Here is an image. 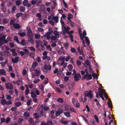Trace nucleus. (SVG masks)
<instances>
[{
	"label": "nucleus",
	"mask_w": 125,
	"mask_h": 125,
	"mask_svg": "<svg viewBox=\"0 0 125 125\" xmlns=\"http://www.w3.org/2000/svg\"><path fill=\"white\" fill-rule=\"evenodd\" d=\"M40 35L39 34H37L35 35V38L36 39H38L40 38Z\"/></svg>",
	"instance_id": "47"
},
{
	"label": "nucleus",
	"mask_w": 125,
	"mask_h": 125,
	"mask_svg": "<svg viewBox=\"0 0 125 125\" xmlns=\"http://www.w3.org/2000/svg\"><path fill=\"white\" fill-rule=\"evenodd\" d=\"M26 30L27 31V35L28 38H31L33 36V34L32 32V31L31 29L29 27H27L26 28Z\"/></svg>",
	"instance_id": "1"
},
{
	"label": "nucleus",
	"mask_w": 125,
	"mask_h": 125,
	"mask_svg": "<svg viewBox=\"0 0 125 125\" xmlns=\"http://www.w3.org/2000/svg\"><path fill=\"white\" fill-rule=\"evenodd\" d=\"M63 112V110L61 109H59L57 110L56 112V116H58L60 115Z\"/></svg>",
	"instance_id": "3"
},
{
	"label": "nucleus",
	"mask_w": 125,
	"mask_h": 125,
	"mask_svg": "<svg viewBox=\"0 0 125 125\" xmlns=\"http://www.w3.org/2000/svg\"><path fill=\"white\" fill-rule=\"evenodd\" d=\"M1 123H4L6 122V119L5 118L3 117L0 119Z\"/></svg>",
	"instance_id": "53"
},
{
	"label": "nucleus",
	"mask_w": 125,
	"mask_h": 125,
	"mask_svg": "<svg viewBox=\"0 0 125 125\" xmlns=\"http://www.w3.org/2000/svg\"><path fill=\"white\" fill-rule=\"evenodd\" d=\"M53 33L55 36H57L58 35V32L57 31H54L53 32Z\"/></svg>",
	"instance_id": "64"
},
{
	"label": "nucleus",
	"mask_w": 125,
	"mask_h": 125,
	"mask_svg": "<svg viewBox=\"0 0 125 125\" xmlns=\"http://www.w3.org/2000/svg\"><path fill=\"white\" fill-rule=\"evenodd\" d=\"M1 10L2 11L4 12H6V9L5 7H3L1 8Z\"/></svg>",
	"instance_id": "35"
},
{
	"label": "nucleus",
	"mask_w": 125,
	"mask_h": 125,
	"mask_svg": "<svg viewBox=\"0 0 125 125\" xmlns=\"http://www.w3.org/2000/svg\"><path fill=\"white\" fill-rule=\"evenodd\" d=\"M40 81V80L39 79H37L33 81V82L34 84H36L38 83Z\"/></svg>",
	"instance_id": "50"
},
{
	"label": "nucleus",
	"mask_w": 125,
	"mask_h": 125,
	"mask_svg": "<svg viewBox=\"0 0 125 125\" xmlns=\"http://www.w3.org/2000/svg\"><path fill=\"white\" fill-rule=\"evenodd\" d=\"M9 20L7 18L4 19L3 20V22L4 24H6L8 22Z\"/></svg>",
	"instance_id": "21"
},
{
	"label": "nucleus",
	"mask_w": 125,
	"mask_h": 125,
	"mask_svg": "<svg viewBox=\"0 0 125 125\" xmlns=\"http://www.w3.org/2000/svg\"><path fill=\"white\" fill-rule=\"evenodd\" d=\"M76 63L78 66H80L81 65V62L80 61L78 60L76 61Z\"/></svg>",
	"instance_id": "62"
},
{
	"label": "nucleus",
	"mask_w": 125,
	"mask_h": 125,
	"mask_svg": "<svg viewBox=\"0 0 125 125\" xmlns=\"http://www.w3.org/2000/svg\"><path fill=\"white\" fill-rule=\"evenodd\" d=\"M65 58V56H60L59 58V60L60 61H62V62H64Z\"/></svg>",
	"instance_id": "24"
},
{
	"label": "nucleus",
	"mask_w": 125,
	"mask_h": 125,
	"mask_svg": "<svg viewBox=\"0 0 125 125\" xmlns=\"http://www.w3.org/2000/svg\"><path fill=\"white\" fill-rule=\"evenodd\" d=\"M12 103L11 101H6V103L5 104H7L8 105H9L10 104H11Z\"/></svg>",
	"instance_id": "51"
},
{
	"label": "nucleus",
	"mask_w": 125,
	"mask_h": 125,
	"mask_svg": "<svg viewBox=\"0 0 125 125\" xmlns=\"http://www.w3.org/2000/svg\"><path fill=\"white\" fill-rule=\"evenodd\" d=\"M29 93V89H26L25 91V94L26 95H28Z\"/></svg>",
	"instance_id": "55"
},
{
	"label": "nucleus",
	"mask_w": 125,
	"mask_h": 125,
	"mask_svg": "<svg viewBox=\"0 0 125 125\" xmlns=\"http://www.w3.org/2000/svg\"><path fill=\"white\" fill-rule=\"evenodd\" d=\"M3 40L0 37V45L2 46L3 45L4 43H3Z\"/></svg>",
	"instance_id": "44"
},
{
	"label": "nucleus",
	"mask_w": 125,
	"mask_h": 125,
	"mask_svg": "<svg viewBox=\"0 0 125 125\" xmlns=\"http://www.w3.org/2000/svg\"><path fill=\"white\" fill-rule=\"evenodd\" d=\"M33 70L35 71L34 74L35 76H39L40 73H41L40 71H39L37 70Z\"/></svg>",
	"instance_id": "9"
},
{
	"label": "nucleus",
	"mask_w": 125,
	"mask_h": 125,
	"mask_svg": "<svg viewBox=\"0 0 125 125\" xmlns=\"http://www.w3.org/2000/svg\"><path fill=\"white\" fill-rule=\"evenodd\" d=\"M22 13L21 12L17 13L16 15V18L17 19H18L19 17L21 16L22 15Z\"/></svg>",
	"instance_id": "25"
},
{
	"label": "nucleus",
	"mask_w": 125,
	"mask_h": 125,
	"mask_svg": "<svg viewBox=\"0 0 125 125\" xmlns=\"http://www.w3.org/2000/svg\"><path fill=\"white\" fill-rule=\"evenodd\" d=\"M6 101L5 99L2 100H1V103L2 105H4L6 104H5L6 103Z\"/></svg>",
	"instance_id": "36"
},
{
	"label": "nucleus",
	"mask_w": 125,
	"mask_h": 125,
	"mask_svg": "<svg viewBox=\"0 0 125 125\" xmlns=\"http://www.w3.org/2000/svg\"><path fill=\"white\" fill-rule=\"evenodd\" d=\"M30 50L31 51H35V49L34 47H30Z\"/></svg>",
	"instance_id": "60"
},
{
	"label": "nucleus",
	"mask_w": 125,
	"mask_h": 125,
	"mask_svg": "<svg viewBox=\"0 0 125 125\" xmlns=\"http://www.w3.org/2000/svg\"><path fill=\"white\" fill-rule=\"evenodd\" d=\"M111 101L109 100V99L108 100V102L107 103V104L108 105V107L110 108H112V104H111Z\"/></svg>",
	"instance_id": "20"
},
{
	"label": "nucleus",
	"mask_w": 125,
	"mask_h": 125,
	"mask_svg": "<svg viewBox=\"0 0 125 125\" xmlns=\"http://www.w3.org/2000/svg\"><path fill=\"white\" fill-rule=\"evenodd\" d=\"M92 75L93 77V78H97L98 76H97L96 74L95 73H93L92 74Z\"/></svg>",
	"instance_id": "38"
},
{
	"label": "nucleus",
	"mask_w": 125,
	"mask_h": 125,
	"mask_svg": "<svg viewBox=\"0 0 125 125\" xmlns=\"http://www.w3.org/2000/svg\"><path fill=\"white\" fill-rule=\"evenodd\" d=\"M37 2V0H32L31 2V4L33 5H35Z\"/></svg>",
	"instance_id": "63"
},
{
	"label": "nucleus",
	"mask_w": 125,
	"mask_h": 125,
	"mask_svg": "<svg viewBox=\"0 0 125 125\" xmlns=\"http://www.w3.org/2000/svg\"><path fill=\"white\" fill-rule=\"evenodd\" d=\"M27 73V71L25 69L23 70L22 72V74L23 75H25Z\"/></svg>",
	"instance_id": "57"
},
{
	"label": "nucleus",
	"mask_w": 125,
	"mask_h": 125,
	"mask_svg": "<svg viewBox=\"0 0 125 125\" xmlns=\"http://www.w3.org/2000/svg\"><path fill=\"white\" fill-rule=\"evenodd\" d=\"M23 51L24 52V54H27L29 53V50L27 49H24L23 50Z\"/></svg>",
	"instance_id": "40"
},
{
	"label": "nucleus",
	"mask_w": 125,
	"mask_h": 125,
	"mask_svg": "<svg viewBox=\"0 0 125 125\" xmlns=\"http://www.w3.org/2000/svg\"><path fill=\"white\" fill-rule=\"evenodd\" d=\"M63 113L64 115L67 117H69L71 116L70 113L69 112H64Z\"/></svg>",
	"instance_id": "17"
},
{
	"label": "nucleus",
	"mask_w": 125,
	"mask_h": 125,
	"mask_svg": "<svg viewBox=\"0 0 125 125\" xmlns=\"http://www.w3.org/2000/svg\"><path fill=\"white\" fill-rule=\"evenodd\" d=\"M36 47L37 48H38L39 47V45L41 42L40 40L36 41Z\"/></svg>",
	"instance_id": "13"
},
{
	"label": "nucleus",
	"mask_w": 125,
	"mask_h": 125,
	"mask_svg": "<svg viewBox=\"0 0 125 125\" xmlns=\"http://www.w3.org/2000/svg\"><path fill=\"white\" fill-rule=\"evenodd\" d=\"M52 122L51 120H48L47 122V125H51L52 124Z\"/></svg>",
	"instance_id": "41"
},
{
	"label": "nucleus",
	"mask_w": 125,
	"mask_h": 125,
	"mask_svg": "<svg viewBox=\"0 0 125 125\" xmlns=\"http://www.w3.org/2000/svg\"><path fill=\"white\" fill-rule=\"evenodd\" d=\"M61 122L62 124L64 125H66L68 123V122L67 121H64L62 120L61 121Z\"/></svg>",
	"instance_id": "49"
},
{
	"label": "nucleus",
	"mask_w": 125,
	"mask_h": 125,
	"mask_svg": "<svg viewBox=\"0 0 125 125\" xmlns=\"http://www.w3.org/2000/svg\"><path fill=\"white\" fill-rule=\"evenodd\" d=\"M5 85L6 88L7 89H11L13 88V86L11 83H5Z\"/></svg>",
	"instance_id": "2"
},
{
	"label": "nucleus",
	"mask_w": 125,
	"mask_h": 125,
	"mask_svg": "<svg viewBox=\"0 0 125 125\" xmlns=\"http://www.w3.org/2000/svg\"><path fill=\"white\" fill-rule=\"evenodd\" d=\"M24 115L26 117H29L30 116V114L27 112H25L24 114Z\"/></svg>",
	"instance_id": "33"
},
{
	"label": "nucleus",
	"mask_w": 125,
	"mask_h": 125,
	"mask_svg": "<svg viewBox=\"0 0 125 125\" xmlns=\"http://www.w3.org/2000/svg\"><path fill=\"white\" fill-rule=\"evenodd\" d=\"M98 93L99 94V95L100 97L102 96H103V91H98Z\"/></svg>",
	"instance_id": "59"
},
{
	"label": "nucleus",
	"mask_w": 125,
	"mask_h": 125,
	"mask_svg": "<svg viewBox=\"0 0 125 125\" xmlns=\"http://www.w3.org/2000/svg\"><path fill=\"white\" fill-rule=\"evenodd\" d=\"M13 27L16 29H19L21 28L20 25L18 23H14L13 24Z\"/></svg>",
	"instance_id": "7"
},
{
	"label": "nucleus",
	"mask_w": 125,
	"mask_h": 125,
	"mask_svg": "<svg viewBox=\"0 0 125 125\" xmlns=\"http://www.w3.org/2000/svg\"><path fill=\"white\" fill-rule=\"evenodd\" d=\"M19 58L18 57H15L11 59L12 62L13 63H16L19 61Z\"/></svg>",
	"instance_id": "6"
},
{
	"label": "nucleus",
	"mask_w": 125,
	"mask_h": 125,
	"mask_svg": "<svg viewBox=\"0 0 125 125\" xmlns=\"http://www.w3.org/2000/svg\"><path fill=\"white\" fill-rule=\"evenodd\" d=\"M28 39L29 41L32 44H34V42L33 40V37L28 38Z\"/></svg>",
	"instance_id": "11"
},
{
	"label": "nucleus",
	"mask_w": 125,
	"mask_h": 125,
	"mask_svg": "<svg viewBox=\"0 0 125 125\" xmlns=\"http://www.w3.org/2000/svg\"><path fill=\"white\" fill-rule=\"evenodd\" d=\"M85 95V97H90V99H91L93 97V95L92 94V92L90 90L88 92H87V93H86Z\"/></svg>",
	"instance_id": "5"
},
{
	"label": "nucleus",
	"mask_w": 125,
	"mask_h": 125,
	"mask_svg": "<svg viewBox=\"0 0 125 125\" xmlns=\"http://www.w3.org/2000/svg\"><path fill=\"white\" fill-rule=\"evenodd\" d=\"M29 122L31 124L32 123H33L34 122L32 118H30L29 119Z\"/></svg>",
	"instance_id": "34"
},
{
	"label": "nucleus",
	"mask_w": 125,
	"mask_h": 125,
	"mask_svg": "<svg viewBox=\"0 0 125 125\" xmlns=\"http://www.w3.org/2000/svg\"><path fill=\"white\" fill-rule=\"evenodd\" d=\"M81 77V75L79 73L75 74L74 77V81H79L80 80Z\"/></svg>",
	"instance_id": "4"
},
{
	"label": "nucleus",
	"mask_w": 125,
	"mask_h": 125,
	"mask_svg": "<svg viewBox=\"0 0 125 125\" xmlns=\"http://www.w3.org/2000/svg\"><path fill=\"white\" fill-rule=\"evenodd\" d=\"M57 101L60 103H62L63 102V100L62 98H59L57 99Z\"/></svg>",
	"instance_id": "32"
},
{
	"label": "nucleus",
	"mask_w": 125,
	"mask_h": 125,
	"mask_svg": "<svg viewBox=\"0 0 125 125\" xmlns=\"http://www.w3.org/2000/svg\"><path fill=\"white\" fill-rule=\"evenodd\" d=\"M16 9V6H13L12 8V12L14 13V11H15V10Z\"/></svg>",
	"instance_id": "48"
},
{
	"label": "nucleus",
	"mask_w": 125,
	"mask_h": 125,
	"mask_svg": "<svg viewBox=\"0 0 125 125\" xmlns=\"http://www.w3.org/2000/svg\"><path fill=\"white\" fill-rule=\"evenodd\" d=\"M20 11L22 12H24L25 10V8L23 6L21 7L20 8Z\"/></svg>",
	"instance_id": "30"
},
{
	"label": "nucleus",
	"mask_w": 125,
	"mask_h": 125,
	"mask_svg": "<svg viewBox=\"0 0 125 125\" xmlns=\"http://www.w3.org/2000/svg\"><path fill=\"white\" fill-rule=\"evenodd\" d=\"M16 4L17 6H19L21 4V2L19 0H18L16 1Z\"/></svg>",
	"instance_id": "46"
},
{
	"label": "nucleus",
	"mask_w": 125,
	"mask_h": 125,
	"mask_svg": "<svg viewBox=\"0 0 125 125\" xmlns=\"http://www.w3.org/2000/svg\"><path fill=\"white\" fill-rule=\"evenodd\" d=\"M87 78V80H91L92 78V76L91 74H87V77H86Z\"/></svg>",
	"instance_id": "28"
},
{
	"label": "nucleus",
	"mask_w": 125,
	"mask_h": 125,
	"mask_svg": "<svg viewBox=\"0 0 125 125\" xmlns=\"http://www.w3.org/2000/svg\"><path fill=\"white\" fill-rule=\"evenodd\" d=\"M56 90L59 93H62V91L61 89L59 88L58 87H57L56 88Z\"/></svg>",
	"instance_id": "58"
},
{
	"label": "nucleus",
	"mask_w": 125,
	"mask_h": 125,
	"mask_svg": "<svg viewBox=\"0 0 125 125\" xmlns=\"http://www.w3.org/2000/svg\"><path fill=\"white\" fill-rule=\"evenodd\" d=\"M49 23L52 26L54 25V21L53 20H50L49 21Z\"/></svg>",
	"instance_id": "52"
},
{
	"label": "nucleus",
	"mask_w": 125,
	"mask_h": 125,
	"mask_svg": "<svg viewBox=\"0 0 125 125\" xmlns=\"http://www.w3.org/2000/svg\"><path fill=\"white\" fill-rule=\"evenodd\" d=\"M6 99L7 100H10L11 99V97L8 95H7L6 96Z\"/></svg>",
	"instance_id": "42"
},
{
	"label": "nucleus",
	"mask_w": 125,
	"mask_h": 125,
	"mask_svg": "<svg viewBox=\"0 0 125 125\" xmlns=\"http://www.w3.org/2000/svg\"><path fill=\"white\" fill-rule=\"evenodd\" d=\"M40 8L41 9L42 11H43L45 10V7L44 5H42L40 6Z\"/></svg>",
	"instance_id": "22"
},
{
	"label": "nucleus",
	"mask_w": 125,
	"mask_h": 125,
	"mask_svg": "<svg viewBox=\"0 0 125 125\" xmlns=\"http://www.w3.org/2000/svg\"><path fill=\"white\" fill-rule=\"evenodd\" d=\"M26 35V33L25 32H21L19 34V35L21 37H23Z\"/></svg>",
	"instance_id": "37"
},
{
	"label": "nucleus",
	"mask_w": 125,
	"mask_h": 125,
	"mask_svg": "<svg viewBox=\"0 0 125 125\" xmlns=\"http://www.w3.org/2000/svg\"><path fill=\"white\" fill-rule=\"evenodd\" d=\"M69 23L71 26L72 27H73L74 26L75 24L74 22L73 21H71L70 22H69Z\"/></svg>",
	"instance_id": "43"
},
{
	"label": "nucleus",
	"mask_w": 125,
	"mask_h": 125,
	"mask_svg": "<svg viewBox=\"0 0 125 125\" xmlns=\"http://www.w3.org/2000/svg\"><path fill=\"white\" fill-rule=\"evenodd\" d=\"M20 44L22 46H25L26 44V42L24 39H22L21 40Z\"/></svg>",
	"instance_id": "16"
},
{
	"label": "nucleus",
	"mask_w": 125,
	"mask_h": 125,
	"mask_svg": "<svg viewBox=\"0 0 125 125\" xmlns=\"http://www.w3.org/2000/svg\"><path fill=\"white\" fill-rule=\"evenodd\" d=\"M13 40L15 41H16L18 43H20L19 41L18 36H15L13 38Z\"/></svg>",
	"instance_id": "15"
},
{
	"label": "nucleus",
	"mask_w": 125,
	"mask_h": 125,
	"mask_svg": "<svg viewBox=\"0 0 125 125\" xmlns=\"http://www.w3.org/2000/svg\"><path fill=\"white\" fill-rule=\"evenodd\" d=\"M44 38H46L47 40H49L51 36L50 35L45 34L43 36Z\"/></svg>",
	"instance_id": "19"
},
{
	"label": "nucleus",
	"mask_w": 125,
	"mask_h": 125,
	"mask_svg": "<svg viewBox=\"0 0 125 125\" xmlns=\"http://www.w3.org/2000/svg\"><path fill=\"white\" fill-rule=\"evenodd\" d=\"M44 67L45 69L46 70H51V66L50 65H47L45 64L44 65Z\"/></svg>",
	"instance_id": "8"
},
{
	"label": "nucleus",
	"mask_w": 125,
	"mask_h": 125,
	"mask_svg": "<svg viewBox=\"0 0 125 125\" xmlns=\"http://www.w3.org/2000/svg\"><path fill=\"white\" fill-rule=\"evenodd\" d=\"M29 54L28 55L29 56L33 58V59H34V57L35 56V54L33 52H30L29 53Z\"/></svg>",
	"instance_id": "18"
},
{
	"label": "nucleus",
	"mask_w": 125,
	"mask_h": 125,
	"mask_svg": "<svg viewBox=\"0 0 125 125\" xmlns=\"http://www.w3.org/2000/svg\"><path fill=\"white\" fill-rule=\"evenodd\" d=\"M52 19L54 20L56 23L58 22V17L53 16L52 17Z\"/></svg>",
	"instance_id": "14"
},
{
	"label": "nucleus",
	"mask_w": 125,
	"mask_h": 125,
	"mask_svg": "<svg viewBox=\"0 0 125 125\" xmlns=\"http://www.w3.org/2000/svg\"><path fill=\"white\" fill-rule=\"evenodd\" d=\"M84 72H85L86 73V74H85L84 76L83 77V78H85L87 77V74H88V73L87 71V69H86L84 70Z\"/></svg>",
	"instance_id": "45"
},
{
	"label": "nucleus",
	"mask_w": 125,
	"mask_h": 125,
	"mask_svg": "<svg viewBox=\"0 0 125 125\" xmlns=\"http://www.w3.org/2000/svg\"><path fill=\"white\" fill-rule=\"evenodd\" d=\"M6 72L4 69H2L0 70V74L2 75H5Z\"/></svg>",
	"instance_id": "10"
},
{
	"label": "nucleus",
	"mask_w": 125,
	"mask_h": 125,
	"mask_svg": "<svg viewBox=\"0 0 125 125\" xmlns=\"http://www.w3.org/2000/svg\"><path fill=\"white\" fill-rule=\"evenodd\" d=\"M94 117L97 123H99V121L98 118V117L96 115H94Z\"/></svg>",
	"instance_id": "39"
},
{
	"label": "nucleus",
	"mask_w": 125,
	"mask_h": 125,
	"mask_svg": "<svg viewBox=\"0 0 125 125\" xmlns=\"http://www.w3.org/2000/svg\"><path fill=\"white\" fill-rule=\"evenodd\" d=\"M37 31H39L43 32L44 30L43 29L39 27L38 28Z\"/></svg>",
	"instance_id": "61"
},
{
	"label": "nucleus",
	"mask_w": 125,
	"mask_h": 125,
	"mask_svg": "<svg viewBox=\"0 0 125 125\" xmlns=\"http://www.w3.org/2000/svg\"><path fill=\"white\" fill-rule=\"evenodd\" d=\"M38 64V63L36 62H33L32 65V67L33 68H34Z\"/></svg>",
	"instance_id": "12"
},
{
	"label": "nucleus",
	"mask_w": 125,
	"mask_h": 125,
	"mask_svg": "<svg viewBox=\"0 0 125 125\" xmlns=\"http://www.w3.org/2000/svg\"><path fill=\"white\" fill-rule=\"evenodd\" d=\"M78 102L77 100H76L74 98L72 99V103L74 105H75V103Z\"/></svg>",
	"instance_id": "27"
},
{
	"label": "nucleus",
	"mask_w": 125,
	"mask_h": 125,
	"mask_svg": "<svg viewBox=\"0 0 125 125\" xmlns=\"http://www.w3.org/2000/svg\"><path fill=\"white\" fill-rule=\"evenodd\" d=\"M48 79L47 78H46L43 81L44 84L45 85L47 84L48 83Z\"/></svg>",
	"instance_id": "29"
},
{
	"label": "nucleus",
	"mask_w": 125,
	"mask_h": 125,
	"mask_svg": "<svg viewBox=\"0 0 125 125\" xmlns=\"http://www.w3.org/2000/svg\"><path fill=\"white\" fill-rule=\"evenodd\" d=\"M56 38V37L55 36H53L51 37V39L52 40H55Z\"/></svg>",
	"instance_id": "54"
},
{
	"label": "nucleus",
	"mask_w": 125,
	"mask_h": 125,
	"mask_svg": "<svg viewBox=\"0 0 125 125\" xmlns=\"http://www.w3.org/2000/svg\"><path fill=\"white\" fill-rule=\"evenodd\" d=\"M68 69L70 71H71V70L73 68V66H72L71 64H69L68 66Z\"/></svg>",
	"instance_id": "56"
},
{
	"label": "nucleus",
	"mask_w": 125,
	"mask_h": 125,
	"mask_svg": "<svg viewBox=\"0 0 125 125\" xmlns=\"http://www.w3.org/2000/svg\"><path fill=\"white\" fill-rule=\"evenodd\" d=\"M28 2V1L27 0H24L23 2V5L25 6H27V4Z\"/></svg>",
	"instance_id": "23"
},
{
	"label": "nucleus",
	"mask_w": 125,
	"mask_h": 125,
	"mask_svg": "<svg viewBox=\"0 0 125 125\" xmlns=\"http://www.w3.org/2000/svg\"><path fill=\"white\" fill-rule=\"evenodd\" d=\"M21 105V103L20 102L16 103L15 104V106L17 107H19Z\"/></svg>",
	"instance_id": "31"
},
{
	"label": "nucleus",
	"mask_w": 125,
	"mask_h": 125,
	"mask_svg": "<svg viewBox=\"0 0 125 125\" xmlns=\"http://www.w3.org/2000/svg\"><path fill=\"white\" fill-rule=\"evenodd\" d=\"M31 97L33 98H35L36 96L35 93L33 91H31Z\"/></svg>",
	"instance_id": "26"
}]
</instances>
